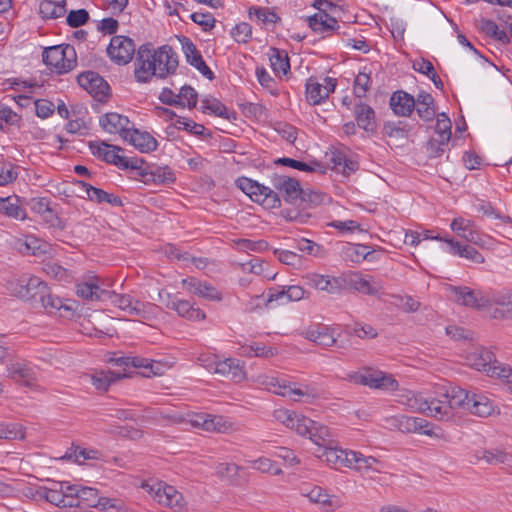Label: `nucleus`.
<instances>
[{
  "label": "nucleus",
  "instance_id": "obj_53",
  "mask_svg": "<svg viewBox=\"0 0 512 512\" xmlns=\"http://www.w3.org/2000/svg\"><path fill=\"white\" fill-rule=\"evenodd\" d=\"M451 121L446 113H440L437 115V121L435 125V133L437 138L444 139V141H450L451 139Z\"/></svg>",
  "mask_w": 512,
  "mask_h": 512
},
{
  "label": "nucleus",
  "instance_id": "obj_19",
  "mask_svg": "<svg viewBox=\"0 0 512 512\" xmlns=\"http://www.w3.org/2000/svg\"><path fill=\"white\" fill-rule=\"evenodd\" d=\"M78 84L98 101H103L110 91L108 83L98 73L86 71L77 77Z\"/></svg>",
  "mask_w": 512,
  "mask_h": 512
},
{
  "label": "nucleus",
  "instance_id": "obj_38",
  "mask_svg": "<svg viewBox=\"0 0 512 512\" xmlns=\"http://www.w3.org/2000/svg\"><path fill=\"white\" fill-rule=\"evenodd\" d=\"M415 101V109L418 116L424 121H433L437 111L432 95L427 92H421L417 95Z\"/></svg>",
  "mask_w": 512,
  "mask_h": 512
},
{
  "label": "nucleus",
  "instance_id": "obj_4",
  "mask_svg": "<svg viewBox=\"0 0 512 512\" xmlns=\"http://www.w3.org/2000/svg\"><path fill=\"white\" fill-rule=\"evenodd\" d=\"M46 288L47 284L44 281L31 275H22L7 282L10 294L24 301L38 302Z\"/></svg>",
  "mask_w": 512,
  "mask_h": 512
},
{
  "label": "nucleus",
  "instance_id": "obj_9",
  "mask_svg": "<svg viewBox=\"0 0 512 512\" xmlns=\"http://www.w3.org/2000/svg\"><path fill=\"white\" fill-rule=\"evenodd\" d=\"M345 290H352L363 295L378 296L382 289V282L370 274L359 271L344 272Z\"/></svg>",
  "mask_w": 512,
  "mask_h": 512
},
{
  "label": "nucleus",
  "instance_id": "obj_36",
  "mask_svg": "<svg viewBox=\"0 0 512 512\" xmlns=\"http://www.w3.org/2000/svg\"><path fill=\"white\" fill-rule=\"evenodd\" d=\"M353 112L358 127L367 132H373L376 129L375 111L371 106L359 102L355 104Z\"/></svg>",
  "mask_w": 512,
  "mask_h": 512
},
{
  "label": "nucleus",
  "instance_id": "obj_30",
  "mask_svg": "<svg viewBox=\"0 0 512 512\" xmlns=\"http://www.w3.org/2000/svg\"><path fill=\"white\" fill-rule=\"evenodd\" d=\"M142 153H149L157 149L158 143L156 139L148 132H140L133 127L124 139Z\"/></svg>",
  "mask_w": 512,
  "mask_h": 512
},
{
  "label": "nucleus",
  "instance_id": "obj_61",
  "mask_svg": "<svg viewBox=\"0 0 512 512\" xmlns=\"http://www.w3.org/2000/svg\"><path fill=\"white\" fill-rule=\"evenodd\" d=\"M231 35L236 42L247 43L252 37V27L246 22H241L232 29Z\"/></svg>",
  "mask_w": 512,
  "mask_h": 512
},
{
  "label": "nucleus",
  "instance_id": "obj_23",
  "mask_svg": "<svg viewBox=\"0 0 512 512\" xmlns=\"http://www.w3.org/2000/svg\"><path fill=\"white\" fill-rule=\"evenodd\" d=\"M493 305L505 308V310H494L493 317L495 319L512 318V288L491 289L490 307Z\"/></svg>",
  "mask_w": 512,
  "mask_h": 512
},
{
  "label": "nucleus",
  "instance_id": "obj_1",
  "mask_svg": "<svg viewBox=\"0 0 512 512\" xmlns=\"http://www.w3.org/2000/svg\"><path fill=\"white\" fill-rule=\"evenodd\" d=\"M178 55L169 45L153 49L150 43L142 44L137 51L135 77L138 82L147 83L153 76L166 78L175 73Z\"/></svg>",
  "mask_w": 512,
  "mask_h": 512
},
{
  "label": "nucleus",
  "instance_id": "obj_6",
  "mask_svg": "<svg viewBox=\"0 0 512 512\" xmlns=\"http://www.w3.org/2000/svg\"><path fill=\"white\" fill-rule=\"evenodd\" d=\"M237 187L250 199L266 208H277L281 206V200L277 192L263 184L247 177H240L236 181Z\"/></svg>",
  "mask_w": 512,
  "mask_h": 512
},
{
  "label": "nucleus",
  "instance_id": "obj_58",
  "mask_svg": "<svg viewBox=\"0 0 512 512\" xmlns=\"http://www.w3.org/2000/svg\"><path fill=\"white\" fill-rule=\"evenodd\" d=\"M481 31L484 32L487 36L501 41L508 42L509 38L505 31L500 30L498 25L492 20H483L481 23Z\"/></svg>",
  "mask_w": 512,
  "mask_h": 512
},
{
  "label": "nucleus",
  "instance_id": "obj_25",
  "mask_svg": "<svg viewBox=\"0 0 512 512\" xmlns=\"http://www.w3.org/2000/svg\"><path fill=\"white\" fill-rule=\"evenodd\" d=\"M182 48L186 56V60L191 66L195 67L207 79H214V73L206 65L202 55L189 38L184 37Z\"/></svg>",
  "mask_w": 512,
  "mask_h": 512
},
{
  "label": "nucleus",
  "instance_id": "obj_41",
  "mask_svg": "<svg viewBox=\"0 0 512 512\" xmlns=\"http://www.w3.org/2000/svg\"><path fill=\"white\" fill-rule=\"evenodd\" d=\"M472 393L473 391H467L461 387H452L450 391L445 394V398L449 406H451L452 411L456 408L467 411Z\"/></svg>",
  "mask_w": 512,
  "mask_h": 512
},
{
  "label": "nucleus",
  "instance_id": "obj_64",
  "mask_svg": "<svg viewBox=\"0 0 512 512\" xmlns=\"http://www.w3.org/2000/svg\"><path fill=\"white\" fill-rule=\"evenodd\" d=\"M449 141H444V139L432 137L426 145V153L430 158L440 157L444 151L445 147L448 145Z\"/></svg>",
  "mask_w": 512,
  "mask_h": 512
},
{
  "label": "nucleus",
  "instance_id": "obj_15",
  "mask_svg": "<svg viewBox=\"0 0 512 512\" xmlns=\"http://www.w3.org/2000/svg\"><path fill=\"white\" fill-rule=\"evenodd\" d=\"M136 47L134 41L123 35L113 36L107 47V53L110 59L118 65L128 64L135 54Z\"/></svg>",
  "mask_w": 512,
  "mask_h": 512
},
{
  "label": "nucleus",
  "instance_id": "obj_13",
  "mask_svg": "<svg viewBox=\"0 0 512 512\" xmlns=\"http://www.w3.org/2000/svg\"><path fill=\"white\" fill-rule=\"evenodd\" d=\"M106 300H109L127 315L140 318H146L148 312L155 307L151 303H144L132 298L130 295L117 294L113 291H108Z\"/></svg>",
  "mask_w": 512,
  "mask_h": 512
},
{
  "label": "nucleus",
  "instance_id": "obj_5",
  "mask_svg": "<svg viewBox=\"0 0 512 512\" xmlns=\"http://www.w3.org/2000/svg\"><path fill=\"white\" fill-rule=\"evenodd\" d=\"M347 377L351 382L371 389L396 391L399 388L398 381L391 374L369 367L350 373Z\"/></svg>",
  "mask_w": 512,
  "mask_h": 512
},
{
  "label": "nucleus",
  "instance_id": "obj_33",
  "mask_svg": "<svg viewBox=\"0 0 512 512\" xmlns=\"http://www.w3.org/2000/svg\"><path fill=\"white\" fill-rule=\"evenodd\" d=\"M41 306L49 314H57L61 317H66L68 313L72 312V308L65 303L61 298L52 294L49 288H46V292L43 293L38 301Z\"/></svg>",
  "mask_w": 512,
  "mask_h": 512
},
{
  "label": "nucleus",
  "instance_id": "obj_34",
  "mask_svg": "<svg viewBox=\"0 0 512 512\" xmlns=\"http://www.w3.org/2000/svg\"><path fill=\"white\" fill-rule=\"evenodd\" d=\"M474 457L477 461H484L489 465L503 464L512 466V454L499 448L477 450L474 453Z\"/></svg>",
  "mask_w": 512,
  "mask_h": 512
},
{
  "label": "nucleus",
  "instance_id": "obj_54",
  "mask_svg": "<svg viewBox=\"0 0 512 512\" xmlns=\"http://www.w3.org/2000/svg\"><path fill=\"white\" fill-rule=\"evenodd\" d=\"M370 74L366 72H359L354 80L353 92L357 98H363L371 87Z\"/></svg>",
  "mask_w": 512,
  "mask_h": 512
},
{
  "label": "nucleus",
  "instance_id": "obj_20",
  "mask_svg": "<svg viewBox=\"0 0 512 512\" xmlns=\"http://www.w3.org/2000/svg\"><path fill=\"white\" fill-rule=\"evenodd\" d=\"M337 85L335 78L325 77L324 83H319L316 78L310 77L306 82V98L312 105H318L325 101L330 93L334 92Z\"/></svg>",
  "mask_w": 512,
  "mask_h": 512
},
{
  "label": "nucleus",
  "instance_id": "obj_24",
  "mask_svg": "<svg viewBox=\"0 0 512 512\" xmlns=\"http://www.w3.org/2000/svg\"><path fill=\"white\" fill-rule=\"evenodd\" d=\"M102 282L99 277L90 276L87 280L77 284L76 293L79 297L86 300H106L108 290L102 288Z\"/></svg>",
  "mask_w": 512,
  "mask_h": 512
},
{
  "label": "nucleus",
  "instance_id": "obj_63",
  "mask_svg": "<svg viewBox=\"0 0 512 512\" xmlns=\"http://www.w3.org/2000/svg\"><path fill=\"white\" fill-rule=\"evenodd\" d=\"M488 375L501 379L505 384L512 378V368L507 364L498 363L496 360L489 369Z\"/></svg>",
  "mask_w": 512,
  "mask_h": 512
},
{
  "label": "nucleus",
  "instance_id": "obj_8",
  "mask_svg": "<svg viewBox=\"0 0 512 512\" xmlns=\"http://www.w3.org/2000/svg\"><path fill=\"white\" fill-rule=\"evenodd\" d=\"M407 404L410 408L421 413H425L438 420H449L453 417L451 406H449L447 400H428L421 394H413L408 398Z\"/></svg>",
  "mask_w": 512,
  "mask_h": 512
},
{
  "label": "nucleus",
  "instance_id": "obj_39",
  "mask_svg": "<svg viewBox=\"0 0 512 512\" xmlns=\"http://www.w3.org/2000/svg\"><path fill=\"white\" fill-rule=\"evenodd\" d=\"M445 243L449 245L448 252L453 255H458L477 264L484 263L485 261L484 256L470 245H461L453 239H445Z\"/></svg>",
  "mask_w": 512,
  "mask_h": 512
},
{
  "label": "nucleus",
  "instance_id": "obj_49",
  "mask_svg": "<svg viewBox=\"0 0 512 512\" xmlns=\"http://www.w3.org/2000/svg\"><path fill=\"white\" fill-rule=\"evenodd\" d=\"M332 443V435L330 434V442L327 445H318L319 447L324 448L320 457L324 458L325 461L332 465L335 469H341L343 463L342 448L333 447Z\"/></svg>",
  "mask_w": 512,
  "mask_h": 512
},
{
  "label": "nucleus",
  "instance_id": "obj_14",
  "mask_svg": "<svg viewBox=\"0 0 512 512\" xmlns=\"http://www.w3.org/2000/svg\"><path fill=\"white\" fill-rule=\"evenodd\" d=\"M149 493L159 504L170 507L177 512H180L185 506L182 494L175 487L164 482L151 485Z\"/></svg>",
  "mask_w": 512,
  "mask_h": 512
},
{
  "label": "nucleus",
  "instance_id": "obj_26",
  "mask_svg": "<svg viewBox=\"0 0 512 512\" xmlns=\"http://www.w3.org/2000/svg\"><path fill=\"white\" fill-rule=\"evenodd\" d=\"M342 459V468H352L359 472L374 469V465L378 463V460L375 457L364 456L360 452L344 449H342Z\"/></svg>",
  "mask_w": 512,
  "mask_h": 512
},
{
  "label": "nucleus",
  "instance_id": "obj_45",
  "mask_svg": "<svg viewBox=\"0 0 512 512\" xmlns=\"http://www.w3.org/2000/svg\"><path fill=\"white\" fill-rule=\"evenodd\" d=\"M21 251L29 255L41 257L50 255L52 252V246L48 242L34 236H27L24 240Z\"/></svg>",
  "mask_w": 512,
  "mask_h": 512
},
{
  "label": "nucleus",
  "instance_id": "obj_32",
  "mask_svg": "<svg viewBox=\"0 0 512 512\" xmlns=\"http://www.w3.org/2000/svg\"><path fill=\"white\" fill-rule=\"evenodd\" d=\"M307 21L309 27L317 33L330 34L334 31H338L340 28L338 21L324 12L315 13L313 16L308 17Z\"/></svg>",
  "mask_w": 512,
  "mask_h": 512
},
{
  "label": "nucleus",
  "instance_id": "obj_62",
  "mask_svg": "<svg viewBox=\"0 0 512 512\" xmlns=\"http://www.w3.org/2000/svg\"><path fill=\"white\" fill-rule=\"evenodd\" d=\"M43 271L50 277L55 278L58 281H68L70 278L69 272L58 265L57 263L48 262L43 266Z\"/></svg>",
  "mask_w": 512,
  "mask_h": 512
},
{
  "label": "nucleus",
  "instance_id": "obj_16",
  "mask_svg": "<svg viewBox=\"0 0 512 512\" xmlns=\"http://www.w3.org/2000/svg\"><path fill=\"white\" fill-rule=\"evenodd\" d=\"M189 423L207 432L228 433L233 430V424L221 415L197 413L190 417Z\"/></svg>",
  "mask_w": 512,
  "mask_h": 512
},
{
  "label": "nucleus",
  "instance_id": "obj_47",
  "mask_svg": "<svg viewBox=\"0 0 512 512\" xmlns=\"http://www.w3.org/2000/svg\"><path fill=\"white\" fill-rule=\"evenodd\" d=\"M202 110L203 112L209 111L214 115L227 119L229 121H234L237 119V113L235 111H230L221 101L218 99H205L202 101Z\"/></svg>",
  "mask_w": 512,
  "mask_h": 512
},
{
  "label": "nucleus",
  "instance_id": "obj_50",
  "mask_svg": "<svg viewBox=\"0 0 512 512\" xmlns=\"http://www.w3.org/2000/svg\"><path fill=\"white\" fill-rule=\"evenodd\" d=\"M249 16H255L263 24H275L281 20L277 13L268 7L252 6L249 9Z\"/></svg>",
  "mask_w": 512,
  "mask_h": 512
},
{
  "label": "nucleus",
  "instance_id": "obj_22",
  "mask_svg": "<svg viewBox=\"0 0 512 512\" xmlns=\"http://www.w3.org/2000/svg\"><path fill=\"white\" fill-rule=\"evenodd\" d=\"M99 123L106 132L119 134L123 139L127 138V134L133 126L128 117L115 112L103 115Z\"/></svg>",
  "mask_w": 512,
  "mask_h": 512
},
{
  "label": "nucleus",
  "instance_id": "obj_44",
  "mask_svg": "<svg viewBox=\"0 0 512 512\" xmlns=\"http://www.w3.org/2000/svg\"><path fill=\"white\" fill-rule=\"evenodd\" d=\"M131 367L143 369L142 375L145 377L159 376L164 373V365L161 362L140 356H132Z\"/></svg>",
  "mask_w": 512,
  "mask_h": 512
},
{
  "label": "nucleus",
  "instance_id": "obj_55",
  "mask_svg": "<svg viewBox=\"0 0 512 512\" xmlns=\"http://www.w3.org/2000/svg\"><path fill=\"white\" fill-rule=\"evenodd\" d=\"M303 494L305 496H307L308 499L313 503L321 504L324 507H332L333 506V500L326 493V491L320 486H314L308 492L303 493Z\"/></svg>",
  "mask_w": 512,
  "mask_h": 512
},
{
  "label": "nucleus",
  "instance_id": "obj_51",
  "mask_svg": "<svg viewBox=\"0 0 512 512\" xmlns=\"http://www.w3.org/2000/svg\"><path fill=\"white\" fill-rule=\"evenodd\" d=\"M18 177L16 166L0 155V186L14 182Z\"/></svg>",
  "mask_w": 512,
  "mask_h": 512
},
{
  "label": "nucleus",
  "instance_id": "obj_2",
  "mask_svg": "<svg viewBox=\"0 0 512 512\" xmlns=\"http://www.w3.org/2000/svg\"><path fill=\"white\" fill-rule=\"evenodd\" d=\"M287 428L301 436L308 437L316 445H327L330 442L328 427L296 412L291 416Z\"/></svg>",
  "mask_w": 512,
  "mask_h": 512
},
{
  "label": "nucleus",
  "instance_id": "obj_27",
  "mask_svg": "<svg viewBox=\"0 0 512 512\" xmlns=\"http://www.w3.org/2000/svg\"><path fill=\"white\" fill-rule=\"evenodd\" d=\"M306 290L299 285H290L282 288H271L268 293L267 301H281L282 304L290 301H299L306 298Z\"/></svg>",
  "mask_w": 512,
  "mask_h": 512
},
{
  "label": "nucleus",
  "instance_id": "obj_43",
  "mask_svg": "<svg viewBox=\"0 0 512 512\" xmlns=\"http://www.w3.org/2000/svg\"><path fill=\"white\" fill-rule=\"evenodd\" d=\"M66 13L65 0H41L39 3V14L43 19H56Z\"/></svg>",
  "mask_w": 512,
  "mask_h": 512
},
{
  "label": "nucleus",
  "instance_id": "obj_37",
  "mask_svg": "<svg viewBox=\"0 0 512 512\" xmlns=\"http://www.w3.org/2000/svg\"><path fill=\"white\" fill-rule=\"evenodd\" d=\"M305 337L322 347H330L336 341L329 328L321 324L310 326L305 331Z\"/></svg>",
  "mask_w": 512,
  "mask_h": 512
},
{
  "label": "nucleus",
  "instance_id": "obj_60",
  "mask_svg": "<svg viewBox=\"0 0 512 512\" xmlns=\"http://www.w3.org/2000/svg\"><path fill=\"white\" fill-rule=\"evenodd\" d=\"M243 353L246 356L270 358L274 356L275 350L272 347L252 343L249 346L243 347Z\"/></svg>",
  "mask_w": 512,
  "mask_h": 512
},
{
  "label": "nucleus",
  "instance_id": "obj_7",
  "mask_svg": "<svg viewBox=\"0 0 512 512\" xmlns=\"http://www.w3.org/2000/svg\"><path fill=\"white\" fill-rule=\"evenodd\" d=\"M68 489L72 494L73 507H95L101 510L116 507L114 500L105 497H99L98 491L95 488L71 484Z\"/></svg>",
  "mask_w": 512,
  "mask_h": 512
},
{
  "label": "nucleus",
  "instance_id": "obj_48",
  "mask_svg": "<svg viewBox=\"0 0 512 512\" xmlns=\"http://www.w3.org/2000/svg\"><path fill=\"white\" fill-rule=\"evenodd\" d=\"M18 201V198L15 196L0 198V213L14 219L24 220L26 218V213L18 204Z\"/></svg>",
  "mask_w": 512,
  "mask_h": 512
},
{
  "label": "nucleus",
  "instance_id": "obj_11",
  "mask_svg": "<svg viewBox=\"0 0 512 512\" xmlns=\"http://www.w3.org/2000/svg\"><path fill=\"white\" fill-rule=\"evenodd\" d=\"M449 290L454 295L457 304L474 309H484L490 307V290L483 292L473 290L467 286H450Z\"/></svg>",
  "mask_w": 512,
  "mask_h": 512
},
{
  "label": "nucleus",
  "instance_id": "obj_31",
  "mask_svg": "<svg viewBox=\"0 0 512 512\" xmlns=\"http://www.w3.org/2000/svg\"><path fill=\"white\" fill-rule=\"evenodd\" d=\"M415 99L407 92L396 91L390 98V107L398 116H409L415 108Z\"/></svg>",
  "mask_w": 512,
  "mask_h": 512
},
{
  "label": "nucleus",
  "instance_id": "obj_28",
  "mask_svg": "<svg viewBox=\"0 0 512 512\" xmlns=\"http://www.w3.org/2000/svg\"><path fill=\"white\" fill-rule=\"evenodd\" d=\"M89 147L94 156L118 167L121 161L120 153L123 152L122 148L104 142H90Z\"/></svg>",
  "mask_w": 512,
  "mask_h": 512
},
{
  "label": "nucleus",
  "instance_id": "obj_56",
  "mask_svg": "<svg viewBox=\"0 0 512 512\" xmlns=\"http://www.w3.org/2000/svg\"><path fill=\"white\" fill-rule=\"evenodd\" d=\"M152 181L156 184H171L175 182V174L171 168L156 167L150 172Z\"/></svg>",
  "mask_w": 512,
  "mask_h": 512
},
{
  "label": "nucleus",
  "instance_id": "obj_3",
  "mask_svg": "<svg viewBox=\"0 0 512 512\" xmlns=\"http://www.w3.org/2000/svg\"><path fill=\"white\" fill-rule=\"evenodd\" d=\"M42 57L43 62L57 74L68 73L77 64L76 51L68 44L45 48Z\"/></svg>",
  "mask_w": 512,
  "mask_h": 512
},
{
  "label": "nucleus",
  "instance_id": "obj_35",
  "mask_svg": "<svg viewBox=\"0 0 512 512\" xmlns=\"http://www.w3.org/2000/svg\"><path fill=\"white\" fill-rule=\"evenodd\" d=\"M495 409L494 402L488 398L484 393L473 391L468 412L479 417L490 416Z\"/></svg>",
  "mask_w": 512,
  "mask_h": 512
},
{
  "label": "nucleus",
  "instance_id": "obj_40",
  "mask_svg": "<svg viewBox=\"0 0 512 512\" xmlns=\"http://www.w3.org/2000/svg\"><path fill=\"white\" fill-rule=\"evenodd\" d=\"M89 377L96 389L107 391L112 383L128 377V375L125 373H116L110 370H99L89 375Z\"/></svg>",
  "mask_w": 512,
  "mask_h": 512
},
{
  "label": "nucleus",
  "instance_id": "obj_57",
  "mask_svg": "<svg viewBox=\"0 0 512 512\" xmlns=\"http://www.w3.org/2000/svg\"><path fill=\"white\" fill-rule=\"evenodd\" d=\"M195 295L202 297L204 299L210 301H220L222 300L221 293L211 284L205 281H200L197 283V289L195 291Z\"/></svg>",
  "mask_w": 512,
  "mask_h": 512
},
{
  "label": "nucleus",
  "instance_id": "obj_18",
  "mask_svg": "<svg viewBox=\"0 0 512 512\" xmlns=\"http://www.w3.org/2000/svg\"><path fill=\"white\" fill-rule=\"evenodd\" d=\"M70 485L68 482H62L55 483L52 488L40 487L36 490V495L55 506L72 508V494L68 489Z\"/></svg>",
  "mask_w": 512,
  "mask_h": 512
},
{
  "label": "nucleus",
  "instance_id": "obj_29",
  "mask_svg": "<svg viewBox=\"0 0 512 512\" xmlns=\"http://www.w3.org/2000/svg\"><path fill=\"white\" fill-rule=\"evenodd\" d=\"M214 374L227 377L234 382H240L245 378V371L240 361L232 358L217 361Z\"/></svg>",
  "mask_w": 512,
  "mask_h": 512
},
{
  "label": "nucleus",
  "instance_id": "obj_46",
  "mask_svg": "<svg viewBox=\"0 0 512 512\" xmlns=\"http://www.w3.org/2000/svg\"><path fill=\"white\" fill-rule=\"evenodd\" d=\"M271 67L276 75H287L290 71L289 57L286 51L271 48L269 53Z\"/></svg>",
  "mask_w": 512,
  "mask_h": 512
},
{
  "label": "nucleus",
  "instance_id": "obj_21",
  "mask_svg": "<svg viewBox=\"0 0 512 512\" xmlns=\"http://www.w3.org/2000/svg\"><path fill=\"white\" fill-rule=\"evenodd\" d=\"M7 377L20 385L33 388L36 385L37 375L35 368L26 361H15L6 366Z\"/></svg>",
  "mask_w": 512,
  "mask_h": 512
},
{
  "label": "nucleus",
  "instance_id": "obj_52",
  "mask_svg": "<svg viewBox=\"0 0 512 512\" xmlns=\"http://www.w3.org/2000/svg\"><path fill=\"white\" fill-rule=\"evenodd\" d=\"M252 469L258 470L262 473H271L273 475L282 474V470L275 462L266 457H259L255 460L248 461Z\"/></svg>",
  "mask_w": 512,
  "mask_h": 512
},
{
  "label": "nucleus",
  "instance_id": "obj_59",
  "mask_svg": "<svg viewBox=\"0 0 512 512\" xmlns=\"http://www.w3.org/2000/svg\"><path fill=\"white\" fill-rule=\"evenodd\" d=\"M24 438V431L21 425L16 423L0 422V439Z\"/></svg>",
  "mask_w": 512,
  "mask_h": 512
},
{
  "label": "nucleus",
  "instance_id": "obj_10",
  "mask_svg": "<svg viewBox=\"0 0 512 512\" xmlns=\"http://www.w3.org/2000/svg\"><path fill=\"white\" fill-rule=\"evenodd\" d=\"M159 301L165 305L166 308L175 311L178 316L188 320L197 321L205 319V313L199 308L195 307L188 300L180 299L176 294H171L165 290L159 291Z\"/></svg>",
  "mask_w": 512,
  "mask_h": 512
},
{
  "label": "nucleus",
  "instance_id": "obj_17",
  "mask_svg": "<svg viewBox=\"0 0 512 512\" xmlns=\"http://www.w3.org/2000/svg\"><path fill=\"white\" fill-rule=\"evenodd\" d=\"M271 183L282 194L286 202L294 204L298 200H305L306 192L301 188L297 179L275 174L271 177Z\"/></svg>",
  "mask_w": 512,
  "mask_h": 512
},
{
  "label": "nucleus",
  "instance_id": "obj_12",
  "mask_svg": "<svg viewBox=\"0 0 512 512\" xmlns=\"http://www.w3.org/2000/svg\"><path fill=\"white\" fill-rule=\"evenodd\" d=\"M389 425L403 433H422L428 436L440 438L441 435L434 430L430 423L420 417L406 415L393 416L387 420Z\"/></svg>",
  "mask_w": 512,
  "mask_h": 512
},
{
  "label": "nucleus",
  "instance_id": "obj_42",
  "mask_svg": "<svg viewBox=\"0 0 512 512\" xmlns=\"http://www.w3.org/2000/svg\"><path fill=\"white\" fill-rule=\"evenodd\" d=\"M467 360L472 368L488 374L489 369L495 362V355L489 350L481 349L470 353Z\"/></svg>",
  "mask_w": 512,
  "mask_h": 512
}]
</instances>
